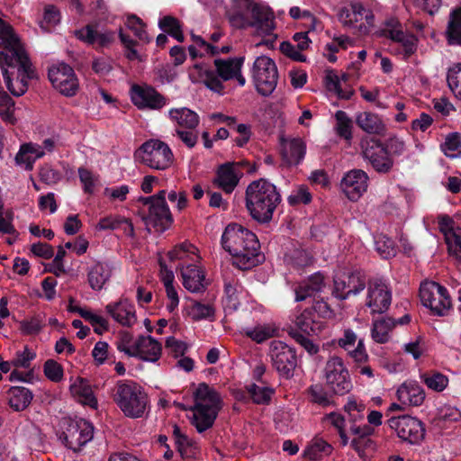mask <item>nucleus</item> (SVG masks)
I'll list each match as a JSON object with an SVG mask.
<instances>
[{
  "label": "nucleus",
  "instance_id": "obj_4",
  "mask_svg": "<svg viewBox=\"0 0 461 461\" xmlns=\"http://www.w3.org/2000/svg\"><path fill=\"white\" fill-rule=\"evenodd\" d=\"M113 400L128 418H142L149 409L144 388L133 381H119L113 388Z\"/></svg>",
  "mask_w": 461,
  "mask_h": 461
},
{
  "label": "nucleus",
  "instance_id": "obj_19",
  "mask_svg": "<svg viewBox=\"0 0 461 461\" xmlns=\"http://www.w3.org/2000/svg\"><path fill=\"white\" fill-rule=\"evenodd\" d=\"M366 287V277L361 271L339 272L334 276V288L332 294L345 300L350 295H356Z\"/></svg>",
  "mask_w": 461,
  "mask_h": 461
},
{
  "label": "nucleus",
  "instance_id": "obj_50",
  "mask_svg": "<svg viewBox=\"0 0 461 461\" xmlns=\"http://www.w3.org/2000/svg\"><path fill=\"white\" fill-rule=\"evenodd\" d=\"M158 26L162 31L169 33L179 42L184 41L181 25L177 19L172 16H165L159 20Z\"/></svg>",
  "mask_w": 461,
  "mask_h": 461
},
{
  "label": "nucleus",
  "instance_id": "obj_26",
  "mask_svg": "<svg viewBox=\"0 0 461 461\" xmlns=\"http://www.w3.org/2000/svg\"><path fill=\"white\" fill-rule=\"evenodd\" d=\"M396 396L402 405L419 407L426 399L423 387L413 380L403 382L396 391Z\"/></svg>",
  "mask_w": 461,
  "mask_h": 461
},
{
  "label": "nucleus",
  "instance_id": "obj_42",
  "mask_svg": "<svg viewBox=\"0 0 461 461\" xmlns=\"http://www.w3.org/2000/svg\"><path fill=\"white\" fill-rule=\"evenodd\" d=\"M187 316L194 321H210L215 317V308L211 303H203L197 301H191L185 307Z\"/></svg>",
  "mask_w": 461,
  "mask_h": 461
},
{
  "label": "nucleus",
  "instance_id": "obj_9",
  "mask_svg": "<svg viewBox=\"0 0 461 461\" xmlns=\"http://www.w3.org/2000/svg\"><path fill=\"white\" fill-rule=\"evenodd\" d=\"M117 348L129 357L148 362L158 361L162 352L161 344L151 336H140L131 342V336L126 334Z\"/></svg>",
  "mask_w": 461,
  "mask_h": 461
},
{
  "label": "nucleus",
  "instance_id": "obj_10",
  "mask_svg": "<svg viewBox=\"0 0 461 461\" xmlns=\"http://www.w3.org/2000/svg\"><path fill=\"white\" fill-rule=\"evenodd\" d=\"M343 26L356 31L360 35L368 34L375 26V15L371 9L359 2L351 3L339 14Z\"/></svg>",
  "mask_w": 461,
  "mask_h": 461
},
{
  "label": "nucleus",
  "instance_id": "obj_39",
  "mask_svg": "<svg viewBox=\"0 0 461 461\" xmlns=\"http://www.w3.org/2000/svg\"><path fill=\"white\" fill-rule=\"evenodd\" d=\"M348 76L343 74L341 78L332 70L327 71L325 86L329 92L334 93L340 99H349L353 95V89L349 86L342 87L341 80L346 82Z\"/></svg>",
  "mask_w": 461,
  "mask_h": 461
},
{
  "label": "nucleus",
  "instance_id": "obj_38",
  "mask_svg": "<svg viewBox=\"0 0 461 461\" xmlns=\"http://www.w3.org/2000/svg\"><path fill=\"white\" fill-rule=\"evenodd\" d=\"M190 410L193 411L191 423L199 433H202L212 427L220 411V410L205 409L194 406Z\"/></svg>",
  "mask_w": 461,
  "mask_h": 461
},
{
  "label": "nucleus",
  "instance_id": "obj_58",
  "mask_svg": "<svg viewBox=\"0 0 461 461\" xmlns=\"http://www.w3.org/2000/svg\"><path fill=\"white\" fill-rule=\"evenodd\" d=\"M375 249L383 258H389L395 254L393 241L384 235H380L375 240Z\"/></svg>",
  "mask_w": 461,
  "mask_h": 461
},
{
  "label": "nucleus",
  "instance_id": "obj_20",
  "mask_svg": "<svg viewBox=\"0 0 461 461\" xmlns=\"http://www.w3.org/2000/svg\"><path fill=\"white\" fill-rule=\"evenodd\" d=\"M392 303V291L382 279L375 278L367 284L366 305L372 313L385 312Z\"/></svg>",
  "mask_w": 461,
  "mask_h": 461
},
{
  "label": "nucleus",
  "instance_id": "obj_53",
  "mask_svg": "<svg viewBox=\"0 0 461 461\" xmlns=\"http://www.w3.org/2000/svg\"><path fill=\"white\" fill-rule=\"evenodd\" d=\"M196 248L191 243L184 242L178 246H176L172 250L168 252V258L170 260H185L197 258L195 255Z\"/></svg>",
  "mask_w": 461,
  "mask_h": 461
},
{
  "label": "nucleus",
  "instance_id": "obj_14",
  "mask_svg": "<svg viewBox=\"0 0 461 461\" xmlns=\"http://www.w3.org/2000/svg\"><path fill=\"white\" fill-rule=\"evenodd\" d=\"M387 424L402 441L416 445L424 438V424L416 417L407 414L393 416Z\"/></svg>",
  "mask_w": 461,
  "mask_h": 461
},
{
  "label": "nucleus",
  "instance_id": "obj_44",
  "mask_svg": "<svg viewBox=\"0 0 461 461\" xmlns=\"http://www.w3.org/2000/svg\"><path fill=\"white\" fill-rule=\"evenodd\" d=\"M446 37L449 45L461 46V5L449 14Z\"/></svg>",
  "mask_w": 461,
  "mask_h": 461
},
{
  "label": "nucleus",
  "instance_id": "obj_11",
  "mask_svg": "<svg viewBox=\"0 0 461 461\" xmlns=\"http://www.w3.org/2000/svg\"><path fill=\"white\" fill-rule=\"evenodd\" d=\"M252 77L258 92L267 96L276 87L278 72L275 61L267 56L256 59L252 68Z\"/></svg>",
  "mask_w": 461,
  "mask_h": 461
},
{
  "label": "nucleus",
  "instance_id": "obj_59",
  "mask_svg": "<svg viewBox=\"0 0 461 461\" xmlns=\"http://www.w3.org/2000/svg\"><path fill=\"white\" fill-rule=\"evenodd\" d=\"M313 258L310 252L305 249H295L289 257V264L296 269L310 266Z\"/></svg>",
  "mask_w": 461,
  "mask_h": 461
},
{
  "label": "nucleus",
  "instance_id": "obj_60",
  "mask_svg": "<svg viewBox=\"0 0 461 461\" xmlns=\"http://www.w3.org/2000/svg\"><path fill=\"white\" fill-rule=\"evenodd\" d=\"M59 21L60 14L59 10L53 5H49L44 10L43 18L40 22V26L44 32H49L50 29L57 25Z\"/></svg>",
  "mask_w": 461,
  "mask_h": 461
},
{
  "label": "nucleus",
  "instance_id": "obj_23",
  "mask_svg": "<svg viewBox=\"0 0 461 461\" xmlns=\"http://www.w3.org/2000/svg\"><path fill=\"white\" fill-rule=\"evenodd\" d=\"M241 176L242 172L240 165L234 162H227L219 166L212 184L225 194H230L238 185Z\"/></svg>",
  "mask_w": 461,
  "mask_h": 461
},
{
  "label": "nucleus",
  "instance_id": "obj_33",
  "mask_svg": "<svg viewBox=\"0 0 461 461\" xmlns=\"http://www.w3.org/2000/svg\"><path fill=\"white\" fill-rule=\"evenodd\" d=\"M69 389L76 401L92 409L97 408V400L87 380L77 377Z\"/></svg>",
  "mask_w": 461,
  "mask_h": 461
},
{
  "label": "nucleus",
  "instance_id": "obj_29",
  "mask_svg": "<svg viewBox=\"0 0 461 461\" xmlns=\"http://www.w3.org/2000/svg\"><path fill=\"white\" fill-rule=\"evenodd\" d=\"M281 156L287 166L299 165L306 153V145L300 138H281Z\"/></svg>",
  "mask_w": 461,
  "mask_h": 461
},
{
  "label": "nucleus",
  "instance_id": "obj_49",
  "mask_svg": "<svg viewBox=\"0 0 461 461\" xmlns=\"http://www.w3.org/2000/svg\"><path fill=\"white\" fill-rule=\"evenodd\" d=\"M441 150L449 158L461 157V135L457 132L449 133L444 143L441 144Z\"/></svg>",
  "mask_w": 461,
  "mask_h": 461
},
{
  "label": "nucleus",
  "instance_id": "obj_62",
  "mask_svg": "<svg viewBox=\"0 0 461 461\" xmlns=\"http://www.w3.org/2000/svg\"><path fill=\"white\" fill-rule=\"evenodd\" d=\"M249 393L255 403L266 404L270 401L273 391L268 387L251 384L249 387Z\"/></svg>",
  "mask_w": 461,
  "mask_h": 461
},
{
  "label": "nucleus",
  "instance_id": "obj_35",
  "mask_svg": "<svg viewBox=\"0 0 461 461\" xmlns=\"http://www.w3.org/2000/svg\"><path fill=\"white\" fill-rule=\"evenodd\" d=\"M182 282L185 288L196 293L203 288V272L195 264L182 265L180 267Z\"/></svg>",
  "mask_w": 461,
  "mask_h": 461
},
{
  "label": "nucleus",
  "instance_id": "obj_51",
  "mask_svg": "<svg viewBox=\"0 0 461 461\" xmlns=\"http://www.w3.org/2000/svg\"><path fill=\"white\" fill-rule=\"evenodd\" d=\"M335 118L337 121V134L347 140H350L352 139V122L348 114L343 111H338L335 113Z\"/></svg>",
  "mask_w": 461,
  "mask_h": 461
},
{
  "label": "nucleus",
  "instance_id": "obj_24",
  "mask_svg": "<svg viewBox=\"0 0 461 461\" xmlns=\"http://www.w3.org/2000/svg\"><path fill=\"white\" fill-rule=\"evenodd\" d=\"M368 186V176L361 169L348 171L342 178L340 187L350 201H357Z\"/></svg>",
  "mask_w": 461,
  "mask_h": 461
},
{
  "label": "nucleus",
  "instance_id": "obj_3",
  "mask_svg": "<svg viewBox=\"0 0 461 461\" xmlns=\"http://www.w3.org/2000/svg\"><path fill=\"white\" fill-rule=\"evenodd\" d=\"M246 208L249 215L258 222H268L281 203L276 186L266 179L251 182L246 188Z\"/></svg>",
  "mask_w": 461,
  "mask_h": 461
},
{
  "label": "nucleus",
  "instance_id": "obj_13",
  "mask_svg": "<svg viewBox=\"0 0 461 461\" xmlns=\"http://www.w3.org/2000/svg\"><path fill=\"white\" fill-rule=\"evenodd\" d=\"M420 297L422 304L436 315H447L451 310L452 303L447 290L436 282L422 283Z\"/></svg>",
  "mask_w": 461,
  "mask_h": 461
},
{
  "label": "nucleus",
  "instance_id": "obj_27",
  "mask_svg": "<svg viewBox=\"0 0 461 461\" xmlns=\"http://www.w3.org/2000/svg\"><path fill=\"white\" fill-rule=\"evenodd\" d=\"M75 36L84 43L96 47H105L113 41L114 34L110 31H101L97 25L87 24L75 31Z\"/></svg>",
  "mask_w": 461,
  "mask_h": 461
},
{
  "label": "nucleus",
  "instance_id": "obj_57",
  "mask_svg": "<svg viewBox=\"0 0 461 461\" xmlns=\"http://www.w3.org/2000/svg\"><path fill=\"white\" fill-rule=\"evenodd\" d=\"M43 321L40 316H32L19 322V330L23 335H36L41 332Z\"/></svg>",
  "mask_w": 461,
  "mask_h": 461
},
{
  "label": "nucleus",
  "instance_id": "obj_1",
  "mask_svg": "<svg viewBox=\"0 0 461 461\" xmlns=\"http://www.w3.org/2000/svg\"><path fill=\"white\" fill-rule=\"evenodd\" d=\"M221 246L234 258L239 269H250L260 262L259 242L257 236L247 228L229 224L221 235Z\"/></svg>",
  "mask_w": 461,
  "mask_h": 461
},
{
  "label": "nucleus",
  "instance_id": "obj_6",
  "mask_svg": "<svg viewBox=\"0 0 461 461\" xmlns=\"http://www.w3.org/2000/svg\"><path fill=\"white\" fill-rule=\"evenodd\" d=\"M167 192L160 190L154 195L141 196L139 202L142 203V220L147 227H153L157 231L163 232L170 228L173 216L166 202Z\"/></svg>",
  "mask_w": 461,
  "mask_h": 461
},
{
  "label": "nucleus",
  "instance_id": "obj_43",
  "mask_svg": "<svg viewBox=\"0 0 461 461\" xmlns=\"http://www.w3.org/2000/svg\"><path fill=\"white\" fill-rule=\"evenodd\" d=\"M295 326L305 335H319L322 325L314 320V313L312 310L306 309L296 316Z\"/></svg>",
  "mask_w": 461,
  "mask_h": 461
},
{
  "label": "nucleus",
  "instance_id": "obj_47",
  "mask_svg": "<svg viewBox=\"0 0 461 461\" xmlns=\"http://www.w3.org/2000/svg\"><path fill=\"white\" fill-rule=\"evenodd\" d=\"M420 380L431 391L443 392L448 385V377L438 371H429L420 375Z\"/></svg>",
  "mask_w": 461,
  "mask_h": 461
},
{
  "label": "nucleus",
  "instance_id": "obj_36",
  "mask_svg": "<svg viewBox=\"0 0 461 461\" xmlns=\"http://www.w3.org/2000/svg\"><path fill=\"white\" fill-rule=\"evenodd\" d=\"M325 286L324 276L321 272H317L303 282L295 289V301L302 302L307 298L314 296L320 293Z\"/></svg>",
  "mask_w": 461,
  "mask_h": 461
},
{
  "label": "nucleus",
  "instance_id": "obj_63",
  "mask_svg": "<svg viewBox=\"0 0 461 461\" xmlns=\"http://www.w3.org/2000/svg\"><path fill=\"white\" fill-rule=\"evenodd\" d=\"M43 371L46 377L52 382H59L63 377V368L57 361L49 359L44 363Z\"/></svg>",
  "mask_w": 461,
  "mask_h": 461
},
{
  "label": "nucleus",
  "instance_id": "obj_15",
  "mask_svg": "<svg viewBox=\"0 0 461 461\" xmlns=\"http://www.w3.org/2000/svg\"><path fill=\"white\" fill-rule=\"evenodd\" d=\"M324 376L327 385L336 394L344 395L353 387L348 370L339 357L329 358L325 365Z\"/></svg>",
  "mask_w": 461,
  "mask_h": 461
},
{
  "label": "nucleus",
  "instance_id": "obj_5",
  "mask_svg": "<svg viewBox=\"0 0 461 461\" xmlns=\"http://www.w3.org/2000/svg\"><path fill=\"white\" fill-rule=\"evenodd\" d=\"M376 34L390 40L393 43L391 46L392 53L402 59H408L417 51L418 38L404 30L403 25L397 18L390 17L384 20Z\"/></svg>",
  "mask_w": 461,
  "mask_h": 461
},
{
  "label": "nucleus",
  "instance_id": "obj_30",
  "mask_svg": "<svg viewBox=\"0 0 461 461\" xmlns=\"http://www.w3.org/2000/svg\"><path fill=\"white\" fill-rule=\"evenodd\" d=\"M194 407L221 409L222 402L218 392L206 384H200L194 393Z\"/></svg>",
  "mask_w": 461,
  "mask_h": 461
},
{
  "label": "nucleus",
  "instance_id": "obj_12",
  "mask_svg": "<svg viewBox=\"0 0 461 461\" xmlns=\"http://www.w3.org/2000/svg\"><path fill=\"white\" fill-rule=\"evenodd\" d=\"M28 57L13 27L0 18V68Z\"/></svg>",
  "mask_w": 461,
  "mask_h": 461
},
{
  "label": "nucleus",
  "instance_id": "obj_48",
  "mask_svg": "<svg viewBox=\"0 0 461 461\" xmlns=\"http://www.w3.org/2000/svg\"><path fill=\"white\" fill-rule=\"evenodd\" d=\"M332 452L331 445L321 438H316L308 446L305 450V456L312 461L321 459L323 456L330 455Z\"/></svg>",
  "mask_w": 461,
  "mask_h": 461
},
{
  "label": "nucleus",
  "instance_id": "obj_45",
  "mask_svg": "<svg viewBox=\"0 0 461 461\" xmlns=\"http://www.w3.org/2000/svg\"><path fill=\"white\" fill-rule=\"evenodd\" d=\"M395 327V320L392 318H382L373 322L371 337L380 344L386 343L390 339V332Z\"/></svg>",
  "mask_w": 461,
  "mask_h": 461
},
{
  "label": "nucleus",
  "instance_id": "obj_52",
  "mask_svg": "<svg viewBox=\"0 0 461 461\" xmlns=\"http://www.w3.org/2000/svg\"><path fill=\"white\" fill-rule=\"evenodd\" d=\"M14 100L2 89H0V116L5 122L14 123Z\"/></svg>",
  "mask_w": 461,
  "mask_h": 461
},
{
  "label": "nucleus",
  "instance_id": "obj_55",
  "mask_svg": "<svg viewBox=\"0 0 461 461\" xmlns=\"http://www.w3.org/2000/svg\"><path fill=\"white\" fill-rule=\"evenodd\" d=\"M445 240L449 255L461 262V228L448 232Z\"/></svg>",
  "mask_w": 461,
  "mask_h": 461
},
{
  "label": "nucleus",
  "instance_id": "obj_17",
  "mask_svg": "<svg viewBox=\"0 0 461 461\" xmlns=\"http://www.w3.org/2000/svg\"><path fill=\"white\" fill-rule=\"evenodd\" d=\"M269 356L274 368L285 378L293 376L297 366L295 350L280 340H274L269 347Z\"/></svg>",
  "mask_w": 461,
  "mask_h": 461
},
{
  "label": "nucleus",
  "instance_id": "obj_34",
  "mask_svg": "<svg viewBox=\"0 0 461 461\" xmlns=\"http://www.w3.org/2000/svg\"><path fill=\"white\" fill-rule=\"evenodd\" d=\"M357 125L365 132L383 136L386 127L382 118L371 112H361L356 115Z\"/></svg>",
  "mask_w": 461,
  "mask_h": 461
},
{
  "label": "nucleus",
  "instance_id": "obj_32",
  "mask_svg": "<svg viewBox=\"0 0 461 461\" xmlns=\"http://www.w3.org/2000/svg\"><path fill=\"white\" fill-rule=\"evenodd\" d=\"M44 155L45 151L41 145L32 142L24 143L21 145L15 156V162L25 170H32L35 161Z\"/></svg>",
  "mask_w": 461,
  "mask_h": 461
},
{
  "label": "nucleus",
  "instance_id": "obj_22",
  "mask_svg": "<svg viewBox=\"0 0 461 461\" xmlns=\"http://www.w3.org/2000/svg\"><path fill=\"white\" fill-rule=\"evenodd\" d=\"M131 102L139 109L159 110L167 105V98L149 86L134 85L131 88Z\"/></svg>",
  "mask_w": 461,
  "mask_h": 461
},
{
  "label": "nucleus",
  "instance_id": "obj_16",
  "mask_svg": "<svg viewBox=\"0 0 461 461\" xmlns=\"http://www.w3.org/2000/svg\"><path fill=\"white\" fill-rule=\"evenodd\" d=\"M360 149L363 158L368 161L375 171L387 173L393 167V159L388 155L387 149L379 140L369 137L362 138Z\"/></svg>",
  "mask_w": 461,
  "mask_h": 461
},
{
  "label": "nucleus",
  "instance_id": "obj_2",
  "mask_svg": "<svg viewBox=\"0 0 461 461\" xmlns=\"http://www.w3.org/2000/svg\"><path fill=\"white\" fill-rule=\"evenodd\" d=\"M244 58L215 59V73L209 65L205 63H194L189 68V78L193 83H203L210 90L223 95L224 86L222 81L237 79L240 86L246 83L245 77L241 75V68Z\"/></svg>",
  "mask_w": 461,
  "mask_h": 461
},
{
  "label": "nucleus",
  "instance_id": "obj_8",
  "mask_svg": "<svg viewBox=\"0 0 461 461\" xmlns=\"http://www.w3.org/2000/svg\"><path fill=\"white\" fill-rule=\"evenodd\" d=\"M1 69L8 91L15 96L25 94L28 89V80L34 77L29 57L18 59L13 64H6Z\"/></svg>",
  "mask_w": 461,
  "mask_h": 461
},
{
  "label": "nucleus",
  "instance_id": "obj_61",
  "mask_svg": "<svg viewBox=\"0 0 461 461\" xmlns=\"http://www.w3.org/2000/svg\"><path fill=\"white\" fill-rule=\"evenodd\" d=\"M437 418L446 422L457 421L461 419V411L456 407L445 403L438 408Z\"/></svg>",
  "mask_w": 461,
  "mask_h": 461
},
{
  "label": "nucleus",
  "instance_id": "obj_37",
  "mask_svg": "<svg viewBox=\"0 0 461 461\" xmlns=\"http://www.w3.org/2000/svg\"><path fill=\"white\" fill-rule=\"evenodd\" d=\"M112 276V268L109 264L96 262L88 268L87 279L93 290H101Z\"/></svg>",
  "mask_w": 461,
  "mask_h": 461
},
{
  "label": "nucleus",
  "instance_id": "obj_46",
  "mask_svg": "<svg viewBox=\"0 0 461 461\" xmlns=\"http://www.w3.org/2000/svg\"><path fill=\"white\" fill-rule=\"evenodd\" d=\"M277 329L273 323H260L243 329V333L253 341L262 343L276 335Z\"/></svg>",
  "mask_w": 461,
  "mask_h": 461
},
{
  "label": "nucleus",
  "instance_id": "obj_56",
  "mask_svg": "<svg viewBox=\"0 0 461 461\" xmlns=\"http://www.w3.org/2000/svg\"><path fill=\"white\" fill-rule=\"evenodd\" d=\"M79 314L94 327L95 332L102 334L109 328L108 321L103 316L93 313L90 311L79 310Z\"/></svg>",
  "mask_w": 461,
  "mask_h": 461
},
{
  "label": "nucleus",
  "instance_id": "obj_7",
  "mask_svg": "<svg viewBox=\"0 0 461 461\" xmlns=\"http://www.w3.org/2000/svg\"><path fill=\"white\" fill-rule=\"evenodd\" d=\"M134 158L139 163L159 171L168 169L174 163L171 148L158 139H150L143 142L134 152Z\"/></svg>",
  "mask_w": 461,
  "mask_h": 461
},
{
  "label": "nucleus",
  "instance_id": "obj_40",
  "mask_svg": "<svg viewBox=\"0 0 461 461\" xmlns=\"http://www.w3.org/2000/svg\"><path fill=\"white\" fill-rule=\"evenodd\" d=\"M8 402L12 409L16 411L26 409L32 400V392L23 386H13L8 392Z\"/></svg>",
  "mask_w": 461,
  "mask_h": 461
},
{
  "label": "nucleus",
  "instance_id": "obj_31",
  "mask_svg": "<svg viewBox=\"0 0 461 461\" xmlns=\"http://www.w3.org/2000/svg\"><path fill=\"white\" fill-rule=\"evenodd\" d=\"M167 116L176 125V129L195 130L200 123L197 113L187 107L171 108Z\"/></svg>",
  "mask_w": 461,
  "mask_h": 461
},
{
  "label": "nucleus",
  "instance_id": "obj_41",
  "mask_svg": "<svg viewBox=\"0 0 461 461\" xmlns=\"http://www.w3.org/2000/svg\"><path fill=\"white\" fill-rule=\"evenodd\" d=\"M224 294L229 307L237 309L239 303V295L242 292V286L239 279L230 272L225 271L223 274Z\"/></svg>",
  "mask_w": 461,
  "mask_h": 461
},
{
  "label": "nucleus",
  "instance_id": "obj_28",
  "mask_svg": "<svg viewBox=\"0 0 461 461\" xmlns=\"http://www.w3.org/2000/svg\"><path fill=\"white\" fill-rule=\"evenodd\" d=\"M105 310L116 322L122 326L131 327L137 321L135 307L126 298L108 303Z\"/></svg>",
  "mask_w": 461,
  "mask_h": 461
},
{
  "label": "nucleus",
  "instance_id": "obj_21",
  "mask_svg": "<svg viewBox=\"0 0 461 461\" xmlns=\"http://www.w3.org/2000/svg\"><path fill=\"white\" fill-rule=\"evenodd\" d=\"M63 435L66 447L77 452L92 440L94 437V426L84 419L72 420L69 422Z\"/></svg>",
  "mask_w": 461,
  "mask_h": 461
},
{
  "label": "nucleus",
  "instance_id": "obj_18",
  "mask_svg": "<svg viewBox=\"0 0 461 461\" xmlns=\"http://www.w3.org/2000/svg\"><path fill=\"white\" fill-rule=\"evenodd\" d=\"M54 88L66 96H74L79 87L74 69L68 64L59 62L52 65L48 72Z\"/></svg>",
  "mask_w": 461,
  "mask_h": 461
},
{
  "label": "nucleus",
  "instance_id": "obj_54",
  "mask_svg": "<svg viewBox=\"0 0 461 461\" xmlns=\"http://www.w3.org/2000/svg\"><path fill=\"white\" fill-rule=\"evenodd\" d=\"M447 80L453 94L461 100V63L455 64L448 69Z\"/></svg>",
  "mask_w": 461,
  "mask_h": 461
},
{
  "label": "nucleus",
  "instance_id": "obj_25",
  "mask_svg": "<svg viewBox=\"0 0 461 461\" xmlns=\"http://www.w3.org/2000/svg\"><path fill=\"white\" fill-rule=\"evenodd\" d=\"M251 21L241 26L253 27L258 35H270L275 29L274 14L269 8L253 4L249 6Z\"/></svg>",
  "mask_w": 461,
  "mask_h": 461
},
{
  "label": "nucleus",
  "instance_id": "obj_64",
  "mask_svg": "<svg viewBox=\"0 0 461 461\" xmlns=\"http://www.w3.org/2000/svg\"><path fill=\"white\" fill-rule=\"evenodd\" d=\"M308 393L311 397L312 402L315 403H318L322 406H327L330 402L327 392L320 384H312L308 388Z\"/></svg>",
  "mask_w": 461,
  "mask_h": 461
}]
</instances>
